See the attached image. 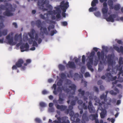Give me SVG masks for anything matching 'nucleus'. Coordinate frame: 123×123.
<instances>
[{
	"mask_svg": "<svg viewBox=\"0 0 123 123\" xmlns=\"http://www.w3.org/2000/svg\"><path fill=\"white\" fill-rule=\"evenodd\" d=\"M30 38L28 42L29 44H33L32 46L36 47L38 46V44L35 41H33V39H35L36 41H38V44H40L42 42V40L41 38H38V34L36 33L35 30L34 29H32L30 33L28 34Z\"/></svg>",
	"mask_w": 123,
	"mask_h": 123,
	"instance_id": "obj_1",
	"label": "nucleus"
},
{
	"mask_svg": "<svg viewBox=\"0 0 123 123\" xmlns=\"http://www.w3.org/2000/svg\"><path fill=\"white\" fill-rule=\"evenodd\" d=\"M1 10H5L3 13V15L9 17L13 15V13L11 12H14L15 9L12 7V5L10 3H6L5 5L1 4L0 5V11Z\"/></svg>",
	"mask_w": 123,
	"mask_h": 123,
	"instance_id": "obj_2",
	"label": "nucleus"
},
{
	"mask_svg": "<svg viewBox=\"0 0 123 123\" xmlns=\"http://www.w3.org/2000/svg\"><path fill=\"white\" fill-rule=\"evenodd\" d=\"M24 63V61L22 59H18L16 62L15 65H13L12 67V69L13 70H17L18 68H20L21 70H25L26 68V67L24 65L22 66Z\"/></svg>",
	"mask_w": 123,
	"mask_h": 123,
	"instance_id": "obj_3",
	"label": "nucleus"
},
{
	"mask_svg": "<svg viewBox=\"0 0 123 123\" xmlns=\"http://www.w3.org/2000/svg\"><path fill=\"white\" fill-rule=\"evenodd\" d=\"M95 54V52L94 51L92 52L90 55V57L89 59V62H87L86 64V66L91 71L93 72V69L92 68V65L93 63V57Z\"/></svg>",
	"mask_w": 123,
	"mask_h": 123,
	"instance_id": "obj_4",
	"label": "nucleus"
},
{
	"mask_svg": "<svg viewBox=\"0 0 123 123\" xmlns=\"http://www.w3.org/2000/svg\"><path fill=\"white\" fill-rule=\"evenodd\" d=\"M68 4L69 3L67 1L65 3L64 1H62L61 3V5L60 6L62 11V16L63 17H66V13L65 12H66V10L69 6Z\"/></svg>",
	"mask_w": 123,
	"mask_h": 123,
	"instance_id": "obj_5",
	"label": "nucleus"
},
{
	"mask_svg": "<svg viewBox=\"0 0 123 123\" xmlns=\"http://www.w3.org/2000/svg\"><path fill=\"white\" fill-rule=\"evenodd\" d=\"M36 24L37 27L39 28H40V31L43 30V32L46 35L48 34V32L47 28L45 27H43L42 26V24L41 21L40 20H38L36 21Z\"/></svg>",
	"mask_w": 123,
	"mask_h": 123,
	"instance_id": "obj_6",
	"label": "nucleus"
},
{
	"mask_svg": "<svg viewBox=\"0 0 123 123\" xmlns=\"http://www.w3.org/2000/svg\"><path fill=\"white\" fill-rule=\"evenodd\" d=\"M55 10H53V11H49V12H50V14H52L54 15L57 14L56 15V17L57 19H59L61 17V11L60 9V7L59 6L55 7Z\"/></svg>",
	"mask_w": 123,
	"mask_h": 123,
	"instance_id": "obj_7",
	"label": "nucleus"
},
{
	"mask_svg": "<svg viewBox=\"0 0 123 123\" xmlns=\"http://www.w3.org/2000/svg\"><path fill=\"white\" fill-rule=\"evenodd\" d=\"M47 1L45 0H38L37 5L39 9L43 10L44 11H47V9L44 8V5L47 3Z\"/></svg>",
	"mask_w": 123,
	"mask_h": 123,
	"instance_id": "obj_8",
	"label": "nucleus"
},
{
	"mask_svg": "<svg viewBox=\"0 0 123 123\" xmlns=\"http://www.w3.org/2000/svg\"><path fill=\"white\" fill-rule=\"evenodd\" d=\"M54 123H70L69 121L68 120L66 121V117H57V120L53 121Z\"/></svg>",
	"mask_w": 123,
	"mask_h": 123,
	"instance_id": "obj_9",
	"label": "nucleus"
},
{
	"mask_svg": "<svg viewBox=\"0 0 123 123\" xmlns=\"http://www.w3.org/2000/svg\"><path fill=\"white\" fill-rule=\"evenodd\" d=\"M123 58L122 57H120L119 58V65L118 66L119 67H120L119 68H117V70L119 71V72L118 74L119 75H121V76H123V67L121 66L123 64V61H122Z\"/></svg>",
	"mask_w": 123,
	"mask_h": 123,
	"instance_id": "obj_10",
	"label": "nucleus"
},
{
	"mask_svg": "<svg viewBox=\"0 0 123 123\" xmlns=\"http://www.w3.org/2000/svg\"><path fill=\"white\" fill-rule=\"evenodd\" d=\"M98 3V0H93L91 2V5L92 7H90L89 9L90 12H92L95 11L97 9L96 6V4Z\"/></svg>",
	"mask_w": 123,
	"mask_h": 123,
	"instance_id": "obj_11",
	"label": "nucleus"
},
{
	"mask_svg": "<svg viewBox=\"0 0 123 123\" xmlns=\"http://www.w3.org/2000/svg\"><path fill=\"white\" fill-rule=\"evenodd\" d=\"M105 58L107 59V62L109 66H111L113 67L114 62L112 59V55L111 54H109L107 55H105Z\"/></svg>",
	"mask_w": 123,
	"mask_h": 123,
	"instance_id": "obj_12",
	"label": "nucleus"
},
{
	"mask_svg": "<svg viewBox=\"0 0 123 123\" xmlns=\"http://www.w3.org/2000/svg\"><path fill=\"white\" fill-rule=\"evenodd\" d=\"M87 111H86L83 114L81 121L82 123H86V121L88 122L89 121V117L87 116Z\"/></svg>",
	"mask_w": 123,
	"mask_h": 123,
	"instance_id": "obj_13",
	"label": "nucleus"
},
{
	"mask_svg": "<svg viewBox=\"0 0 123 123\" xmlns=\"http://www.w3.org/2000/svg\"><path fill=\"white\" fill-rule=\"evenodd\" d=\"M87 108L90 113H94L95 112V111L94 109V108L92 105V102L91 101H90L89 102Z\"/></svg>",
	"mask_w": 123,
	"mask_h": 123,
	"instance_id": "obj_14",
	"label": "nucleus"
},
{
	"mask_svg": "<svg viewBox=\"0 0 123 123\" xmlns=\"http://www.w3.org/2000/svg\"><path fill=\"white\" fill-rule=\"evenodd\" d=\"M62 90H63L65 92H66L67 93H68L70 92V90L68 88H66L63 86H62L61 87L60 86H58L57 89V91L58 92H61Z\"/></svg>",
	"mask_w": 123,
	"mask_h": 123,
	"instance_id": "obj_15",
	"label": "nucleus"
},
{
	"mask_svg": "<svg viewBox=\"0 0 123 123\" xmlns=\"http://www.w3.org/2000/svg\"><path fill=\"white\" fill-rule=\"evenodd\" d=\"M97 55L99 60H101L102 61H103L105 57V53L103 51H102L100 52L98 51L97 52Z\"/></svg>",
	"mask_w": 123,
	"mask_h": 123,
	"instance_id": "obj_16",
	"label": "nucleus"
},
{
	"mask_svg": "<svg viewBox=\"0 0 123 123\" xmlns=\"http://www.w3.org/2000/svg\"><path fill=\"white\" fill-rule=\"evenodd\" d=\"M66 67L71 69H75L76 68V66L74 63L73 62L69 61L66 65Z\"/></svg>",
	"mask_w": 123,
	"mask_h": 123,
	"instance_id": "obj_17",
	"label": "nucleus"
},
{
	"mask_svg": "<svg viewBox=\"0 0 123 123\" xmlns=\"http://www.w3.org/2000/svg\"><path fill=\"white\" fill-rule=\"evenodd\" d=\"M29 46L27 43H26L25 44H23L20 47V48L21 52H23L25 51L28 50V49Z\"/></svg>",
	"mask_w": 123,
	"mask_h": 123,
	"instance_id": "obj_18",
	"label": "nucleus"
},
{
	"mask_svg": "<svg viewBox=\"0 0 123 123\" xmlns=\"http://www.w3.org/2000/svg\"><path fill=\"white\" fill-rule=\"evenodd\" d=\"M108 8L107 6V4L106 2H104L103 3V8H102V11L103 14H105L107 13Z\"/></svg>",
	"mask_w": 123,
	"mask_h": 123,
	"instance_id": "obj_19",
	"label": "nucleus"
},
{
	"mask_svg": "<svg viewBox=\"0 0 123 123\" xmlns=\"http://www.w3.org/2000/svg\"><path fill=\"white\" fill-rule=\"evenodd\" d=\"M116 16L115 14H111L109 16L108 18L106 19V20L107 21L113 22L114 21V19L116 18Z\"/></svg>",
	"mask_w": 123,
	"mask_h": 123,
	"instance_id": "obj_20",
	"label": "nucleus"
},
{
	"mask_svg": "<svg viewBox=\"0 0 123 123\" xmlns=\"http://www.w3.org/2000/svg\"><path fill=\"white\" fill-rule=\"evenodd\" d=\"M64 94L63 93H61L59 94V98L58 101L60 104H62L63 103V102L64 100Z\"/></svg>",
	"mask_w": 123,
	"mask_h": 123,
	"instance_id": "obj_21",
	"label": "nucleus"
},
{
	"mask_svg": "<svg viewBox=\"0 0 123 123\" xmlns=\"http://www.w3.org/2000/svg\"><path fill=\"white\" fill-rule=\"evenodd\" d=\"M114 90L115 92H114L113 90H111L109 91V93L112 95H116L117 93H119L120 91L117 88L115 87Z\"/></svg>",
	"mask_w": 123,
	"mask_h": 123,
	"instance_id": "obj_22",
	"label": "nucleus"
},
{
	"mask_svg": "<svg viewBox=\"0 0 123 123\" xmlns=\"http://www.w3.org/2000/svg\"><path fill=\"white\" fill-rule=\"evenodd\" d=\"M100 98L101 99H104V101L102 102L101 103H99V105L101 106L103 104H105V102H106L107 101V95H105L104 94H103L100 96Z\"/></svg>",
	"mask_w": 123,
	"mask_h": 123,
	"instance_id": "obj_23",
	"label": "nucleus"
},
{
	"mask_svg": "<svg viewBox=\"0 0 123 123\" xmlns=\"http://www.w3.org/2000/svg\"><path fill=\"white\" fill-rule=\"evenodd\" d=\"M114 49L118 53L121 52L123 53V47L122 46H120V48L117 46L113 47Z\"/></svg>",
	"mask_w": 123,
	"mask_h": 123,
	"instance_id": "obj_24",
	"label": "nucleus"
},
{
	"mask_svg": "<svg viewBox=\"0 0 123 123\" xmlns=\"http://www.w3.org/2000/svg\"><path fill=\"white\" fill-rule=\"evenodd\" d=\"M68 88L71 89V90L73 91L71 93V94L72 95L74 94L76 89V86L75 85L73 84H72L71 85L68 86ZM70 90V92L71 90Z\"/></svg>",
	"mask_w": 123,
	"mask_h": 123,
	"instance_id": "obj_25",
	"label": "nucleus"
},
{
	"mask_svg": "<svg viewBox=\"0 0 123 123\" xmlns=\"http://www.w3.org/2000/svg\"><path fill=\"white\" fill-rule=\"evenodd\" d=\"M57 109L60 110L61 111H63L65 110L67 107L63 105H55Z\"/></svg>",
	"mask_w": 123,
	"mask_h": 123,
	"instance_id": "obj_26",
	"label": "nucleus"
},
{
	"mask_svg": "<svg viewBox=\"0 0 123 123\" xmlns=\"http://www.w3.org/2000/svg\"><path fill=\"white\" fill-rule=\"evenodd\" d=\"M8 30L7 29H5L2 31H0V37L2 36H5L6 35L7 33Z\"/></svg>",
	"mask_w": 123,
	"mask_h": 123,
	"instance_id": "obj_27",
	"label": "nucleus"
},
{
	"mask_svg": "<svg viewBox=\"0 0 123 123\" xmlns=\"http://www.w3.org/2000/svg\"><path fill=\"white\" fill-rule=\"evenodd\" d=\"M113 2L112 0H109L108 1V4L110 6V8L111 9H112L113 8Z\"/></svg>",
	"mask_w": 123,
	"mask_h": 123,
	"instance_id": "obj_28",
	"label": "nucleus"
},
{
	"mask_svg": "<svg viewBox=\"0 0 123 123\" xmlns=\"http://www.w3.org/2000/svg\"><path fill=\"white\" fill-rule=\"evenodd\" d=\"M90 118L92 120H95L96 117H98V115L96 113L95 114H91L89 116Z\"/></svg>",
	"mask_w": 123,
	"mask_h": 123,
	"instance_id": "obj_29",
	"label": "nucleus"
},
{
	"mask_svg": "<svg viewBox=\"0 0 123 123\" xmlns=\"http://www.w3.org/2000/svg\"><path fill=\"white\" fill-rule=\"evenodd\" d=\"M78 91L79 92L78 95L80 94L82 96H84L85 95V91L84 90H82L81 89H80L78 90Z\"/></svg>",
	"mask_w": 123,
	"mask_h": 123,
	"instance_id": "obj_30",
	"label": "nucleus"
},
{
	"mask_svg": "<svg viewBox=\"0 0 123 123\" xmlns=\"http://www.w3.org/2000/svg\"><path fill=\"white\" fill-rule=\"evenodd\" d=\"M74 112L73 111H71L69 112L70 116L71 117V119L72 121H74Z\"/></svg>",
	"mask_w": 123,
	"mask_h": 123,
	"instance_id": "obj_31",
	"label": "nucleus"
},
{
	"mask_svg": "<svg viewBox=\"0 0 123 123\" xmlns=\"http://www.w3.org/2000/svg\"><path fill=\"white\" fill-rule=\"evenodd\" d=\"M105 75L106 77L109 79H111L112 77V75L110 73H107L105 74Z\"/></svg>",
	"mask_w": 123,
	"mask_h": 123,
	"instance_id": "obj_32",
	"label": "nucleus"
},
{
	"mask_svg": "<svg viewBox=\"0 0 123 123\" xmlns=\"http://www.w3.org/2000/svg\"><path fill=\"white\" fill-rule=\"evenodd\" d=\"M58 67L60 70L63 71L65 68V66L62 64H59L58 66Z\"/></svg>",
	"mask_w": 123,
	"mask_h": 123,
	"instance_id": "obj_33",
	"label": "nucleus"
},
{
	"mask_svg": "<svg viewBox=\"0 0 123 123\" xmlns=\"http://www.w3.org/2000/svg\"><path fill=\"white\" fill-rule=\"evenodd\" d=\"M120 6L119 5H115L113 7V8L116 11L120 9Z\"/></svg>",
	"mask_w": 123,
	"mask_h": 123,
	"instance_id": "obj_34",
	"label": "nucleus"
},
{
	"mask_svg": "<svg viewBox=\"0 0 123 123\" xmlns=\"http://www.w3.org/2000/svg\"><path fill=\"white\" fill-rule=\"evenodd\" d=\"M55 26L54 25H49L48 27L47 28L49 31H50L51 29H53L54 28Z\"/></svg>",
	"mask_w": 123,
	"mask_h": 123,
	"instance_id": "obj_35",
	"label": "nucleus"
},
{
	"mask_svg": "<svg viewBox=\"0 0 123 123\" xmlns=\"http://www.w3.org/2000/svg\"><path fill=\"white\" fill-rule=\"evenodd\" d=\"M31 62V61L30 59H27L26 60V63H24V65L26 67L28 64L30 63Z\"/></svg>",
	"mask_w": 123,
	"mask_h": 123,
	"instance_id": "obj_36",
	"label": "nucleus"
},
{
	"mask_svg": "<svg viewBox=\"0 0 123 123\" xmlns=\"http://www.w3.org/2000/svg\"><path fill=\"white\" fill-rule=\"evenodd\" d=\"M8 42L10 45H13V39L12 37H11L10 39L8 40Z\"/></svg>",
	"mask_w": 123,
	"mask_h": 123,
	"instance_id": "obj_37",
	"label": "nucleus"
},
{
	"mask_svg": "<svg viewBox=\"0 0 123 123\" xmlns=\"http://www.w3.org/2000/svg\"><path fill=\"white\" fill-rule=\"evenodd\" d=\"M73 107L72 106L70 105L68 106V109H67L66 111L68 114L69 112L70 111L72 110L73 109Z\"/></svg>",
	"mask_w": 123,
	"mask_h": 123,
	"instance_id": "obj_38",
	"label": "nucleus"
},
{
	"mask_svg": "<svg viewBox=\"0 0 123 123\" xmlns=\"http://www.w3.org/2000/svg\"><path fill=\"white\" fill-rule=\"evenodd\" d=\"M120 75H119V74H118V81L120 82H123V78L120 77Z\"/></svg>",
	"mask_w": 123,
	"mask_h": 123,
	"instance_id": "obj_39",
	"label": "nucleus"
},
{
	"mask_svg": "<svg viewBox=\"0 0 123 123\" xmlns=\"http://www.w3.org/2000/svg\"><path fill=\"white\" fill-rule=\"evenodd\" d=\"M63 82V81L61 79L59 81H58L57 83V85L59 86H61L62 85Z\"/></svg>",
	"mask_w": 123,
	"mask_h": 123,
	"instance_id": "obj_40",
	"label": "nucleus"
},
{
	"mask_svg": "<svg viewBox=\"0 0 123 123\" xmlns=\"http://www.w3.org/2000/svg\"><path fill=\"white\" fill-rule=\"evenodd\" d=\"M72 83L71 81L70 80L66 79L65 80V84L66 85H70Z\"/></svg>",
	"mask_w": 123,
	"mask_h": 123,
	"instance_id": "obj_41",
	"label": "nucleus"
},
{
	"mask_svg": "<svg viewBox=\"0 0 123 123\" xmlns=\"http://www.w3.org/2000/svg\"><path fill=\"white\" fill-rule=\"evenodd\" d=\"M46 15L47 16L48 14L47 13H44V15L41 14L39 16L41 18L43 19H45L46 18L44 16V15Z\"/></svg>",
	"mask_w": 123,
	"mask_h": 123,
	"instance_id": "obj_42",
	"label": "nucleus"
},
{
	"mask_svg": "<svg viewBox=\"0 0 123 123\" xmlns=\"http://www.w3.org/2000/svg\"><path fill=\"white\" fill-rule=\"evenodd\" d=\"M40 105L41 107H45L46 106V105L44 103L41 102L40 103Z\"/></svg>",
	"mask_w": 123,
	"mask_h": 123,
	"instance_id": "obj_43",
	"label": "nucleus"
},
{
	"mask_svg": "<svg viewBox=\"0 0 123 123\" xmlns=\"http://www.w3.org/2000/svg\"><path fill=\"white\" fill-rule=\"evenodd\" d=\"M57 31L56 30L51 31L50 32V34L51 36H53L55 34L57 33Z\"/></svg>",
	"mask_w": 123,
	"mask_h": 123,
	"instance_id": "obj_44",
	"label": "nucleus"
},
{
	"mask_svg": "<svg viewBox=\"0 0 123 123\" xmlns=\"http://www.w3.org/2000/svg\"><path fill=\"white\" fill-rule=\"evenodd\" d=\"M105 113L104 112H102L100 113L101 117L102 118H104L105 117Z\"/></svg>",
	"mask_w": 123,
	"mask_h": 123,
	"instance_id": "obj_45",
	"label": "nucleus"
},
{
	"mask_svg": "<svg viewBox=\"0 0 123 123\" xmlns=\"http://www.w3.org/2000/svg\"><path fill=\"white\" fill-rule=\"evenodd\" d=\"M85 56L84 55H82V61L83 64H84L85 62Z\"/></svg>",
	"mask_w": 123,
	"mask_h": 123,
	"instance_id": "obj_46",
	"label": "nucleus"
},
{
	"mask_svg": "<svg viewBox=\"0 0 123 123\" xmlns=\"http://www.w3.org/2000/svg\"><path fill=\"white\" fill-rule=\"evenodd\" d=\"M46 21H47V22L49 24H51L55 23V22L54 21H53L52 20H50L49 19H48Z\"/></svg>",
	"mask_w": 123,
	"mask_h": 123,
	"instance_id": "obj_47",
	"label": "nucleus"
},
{
	"mask_svg": "<svg viewBox=\"0 0 123 123\" xmlns=\"http://www.w3.org/2000/svg\"><path fill=\"white\" fill-rule=\"evenodd\" d=\"M35 121L36 123H41V120L39 118H36L35 119Z\"/></svg>",
	"mask_w": 123,
	"mask_h": 123,
	"instance_id": "obj_48",
	"label": "nucleus"
},
{
	"mask_svg": "<svg viewBox=\"0 0 123 123\" xmlns=\"http://www.w3.org/2000/svg\"><path fill=\"white\" fill-rule=\"evenodd\" d=\"M66 75L64 73H62L60 74V77L62 79H63L66 77Z\"/></svg>",
	"mask_w": 123,
	"mask_h": 123,
	"instance_id": "obj_49",
	"label": "nucleus"
},
{
	"mask_svg": "<svg viewBox=\"0 0 123 123\" xmlns=\"http://www.w3.org/2000/svg\"><path fill=\"white\" fill-rule=\"evenodd\" d=\"M79 116V115L78 113H76L74 114L73 116L74 119L75 120V118H78Z\"/></svg>",
	"mask_w": 123,
	"mask_h": 123,
	"instance_id": "obj_50",
	"label": "nucleus"
},
{
	"mask_svg": "<svg viewBox=\"0 0 123 123\" xmlns=\"http://www.w3.org/2000/svg\"><path fill=\"white\" fill-rule=\"evenodd\" d=\"M103 49L106 52H108V49L107 47H105V46H103L102 47Z\"/></svg>",
	"mask_w": 123,
	"mask_h": 123,
	"instance_id": "obj_51",
	"label": "nucleus"
},
{
	"mask_svg": "<svg viewBox=\"0 0 123 123\" xmlns=\"http://www.w3.org/2000/svg\"><path fill=\"white\" fill-rule=\"evenodd\" d=\"M93 89L96 92L98 93L99 92V90L98 88L96 86H94L93 87Z\"/></svg>",
	"mask_w": 123,
	"mask_h": 123,
	"instance_id": "obj_52",
	"label": "nucleus"
},
{
	"mask_svg": "<svg viewBox=\"0 0 123 123\" xmlns=\"http://www.w3.org/2000/svg\"><path fill=\"white\" fill-rule=\"evenodd\" d=\"M82 106L83 107V108L85 110H86L87 109V105H86V104L85 103L83 104Z\"/></svg>",
	"mask_w": 123,
	"mask_h": 123,
	"instance_id": "obj_53",
	"label": "nucleus"
},
{
	"mask_svg": "<svg viewBox=\"0 0 123 123\" xmlns=\"http://www.w3.org/2000/svg\"><path fill=\"white\" fill-rule=\"evenodd\" d=\"M46 7L49 9H52V7L51 5H50L46 4Z\"/></svg>",
	"mask_w": 123,
	"mask_h": 123,
	"instance_id": "obj_54",
	"label": "nucleus"
},
{
	"mask_svg": "<svg viewBox=\"0 0 123 123\" xmlns=\"http://www.w3.org/2000/svg\"><path fill=\"white\" fill-rule=\"evenodd\" d=\"M61 24L62 25L65 26L67 25L68 23L66 21H64L62 22Z\"/></svg>",
	"mask_w": 123,
	"mask_h": 123,
	"instance_id": "obj_55",
	"label": "nucleus"
},
{
	"mask_svg": "<svg viewBox=\"0 0 123 123\" xmlns=\"http://www.w3.org/2000/svg\"><path fill=\"white\" fill-rule=\"evenodd\" d=\"M84 76L85 77H89L90 76V75L88 72L84 74Z\"/></svg>",
	"mask_w": 123,
	"mask_h": 123,
	"instance_id": "obj_56",
	"label": "nucleus"
},
{
	"mask_svg": "<svg viewBox=\"0 0 123 123\" xmlns=\"http://www.w3.org/2000/svg\"><path fill=\"white\" fill-rule=\"evenodd\" d=\"M75 101L73 100L71 102L70 104L72 106H74L75 105Z\"/></svg>",
	"mask_w": 123,
	"mask_h": 123,
	"instance_id": "obj_57",
	"label": "nucleus"
},
{
	"mask_svg": "<svg viewBox=\"0 0 123 123\" xmlns=\"http://www.w3.org/2000/svg\"><path fill=\"white\" fill-rule=\"evenodd\" d=\"M49 93V92L46 90H44L42 91V93L43 94L45 95L48 94Z\"/></svg>",
	"mask_w": 123,
	"mask_h": 123,
	"instance_id": "obj_58",
	"label": "nucleus"
},
{
	"mask_svg": "<svg viewBox=\"0 0 123 123\" xmlns=\"http://www.w3.org/2000/svg\"><path fill=\"white\" fill-rule=\"evenodd\" d=\"M83 103V101L81 100H79L77 101L78 104L80 105H82V104Z\"/></svg>",
	"mask_w": 123,
	"mask_h": 123,
	"instance_id": "obj_59",
	"label": "nucleus"
},
{
	"mask_svg": "<svg viewBox=\"0 0 123 123\" xmlns=\"http://www.w3.org/2000/svg\"><path fill=\"white\" fill-rule=\"evenodd\" d=\"M100 90L101 91H103L104 90L105 88L103 85H101L100 86Z\"/></svg>",
	"mask_w": 123,
	"mask_h": 123,
	"instance_id": "obj_60",
	"label": "nucleus"
},
{
	"mask_svg": "<svg viewBox=\"0 0 123 123\" xmlns=\"http://www.w3.org/2000/svg\"><path fill=\"white\" fill-rule=\"evenodd\" d=\"M83 100L85 101H86V103H87L88 102L87 101V100L88 99L87 98V97H86L84 95V96H83Z\"/></svg>",
	"mask_w": 123,
	"mask_h": 123,
	"instance_id": "obj_61",
	"label": "nucleus"
},
{
	"mask_svg": "<svg viewBox=\"0 0 123 123\" xmlns=\"http://www.w3.org/2000/svg\"><path fill=\"white\" fill-rule=\"evenodd\" d=\"M102 81L101 80H98L97 82V84L98 85H100L102 83Z\"/></svg>",
	"mask_w": 123,
	"mask_h": 123,
	"instance_id": "obj_62",
	"label": "nucleus"
},
{
	"mask_svg": "<svg viewBox=\"0 0 123 123\" xmlns=\"http://www.w3.org/2000/svg\"><path fill=\"white\" fill-rule=\"evenodd\" d=\"M80 61V59L79 58H77L75 59L74 62L76 63H77Z\"/></svg>",
	"mask_w": 123,
	"mask_h": 123,
	"instance_id": "obj_63",
	"label": "nucleus"
},
{
	"mask_svg": "<svg viewBox=\"0 0 123 123\" xmlns=\"http://www.w3.org/2000/svg\"><path fill=\"white\" fill-rule=\"evenodd\" d=\"M95 15L97 16H98L100 15V13L99 12H97L95 14Z\"/></svg>",
	"mask_w": 123,
	"mask_h": 123,
	"instance_id": "obj_64",
	"label": "nucleus"
}]
</instances>
